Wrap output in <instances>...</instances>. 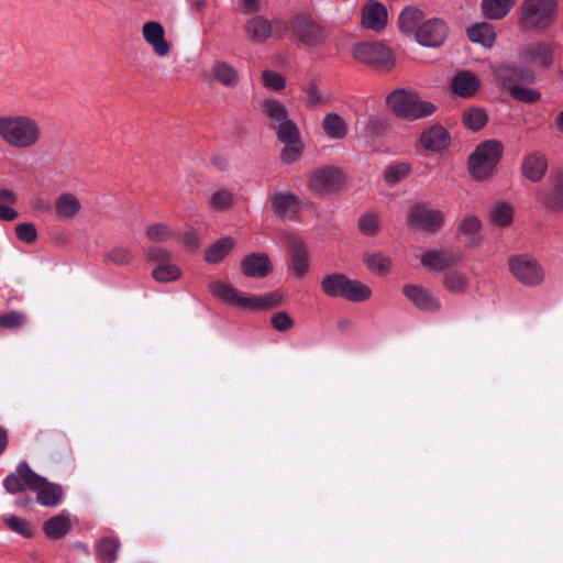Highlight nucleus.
Segmentation results:
<instances>
[{
	"label": "nucleus",
	"instance_id": "obj_1",
	"mask_svg": "<svg viewBox=\"0 0 563 563\" xmlns=\"http://www.w3.org/2000/svg\"><path fill=\"white\" fill-rule=\"evenodd\" d=\"M496 76L508 88L511 97L521 102L534 103L541 99V93L520 84H532L536 81V73L530 68H518L512 64H500L495 67Z\"/></svg>",
	"mask_w": 563,
	"mask_h": 563
},
{
	"label": "nucleus",
	"instance_id": "obj_2",
	"mask_svg": "<svg viewBox=\"0 0 563 563\" xmlns=\"http://www.w3.org/2000/svg\"><path fill=\"white\" fill-rule=\"evenodd\" d=\"M386 107L398 118L405 120H419L432 115L437 107L423 100L413 90L396 89L387 95Z\"/></svg>",
	"mask_w": 563,
	"mask_h": 563
},
{
	"label": "nucleus",
	"instance_id": "obj_3",
	"mask_svg": "<svg viewBox=\"0 0 563 563\" xmlns=\"http://www.w3.org/2000/svg\"><path fill=\"white\" fill-rule=\"evenodd\" d=\"M0 136L11 146L26 148L37 143L41 129L37 122L29 117H1Z\"/></svg>",
	"mask_w": 563,
	"mask_h": 563
},
{
	"label": "nucleus",
	"instance_id": "obj_4",
	"mask_svg": "<svg viewBox=\"0 0 563 563\" xmlns=\"http://www.w3.org/2000/svg\"><path fill=\"white\" fill-rule=\"evenodd\" d=\"M503 153V145L496 140H488L476 146L468 158V170L476 180L490 177Z\"/></svg>",
	"mask_w": 563,
	"mask_h": 563
},
{
	"label": "nucleus",
	"instance_id": "obj_5",
	"mask_svg": "<svg viewBox=\"0 0 563 563\" xmlns=\"http://www.w3.org/2000/svg\"><path fill=\"white\" fill-rule=\"evenodd\" d=\"M556 15V0H523L520 23L527 30H544Z\"/></svg>",
	"mask_w": 563,
	"mask_h": 563
},
{
	"label": "nucleus",
	"instance_id": "obj_6",
	"mask_svg": "<svg viewBox=\"0 0 563 563\" xmlns=\"http://www.w3.org/2000/svg\"><path fill=\"white\" fill-rule=\"evenodd\" d=\"M352 55L357 62L379 71H390L396 64L393 51L379 42L357 43L352 48Z\"/></svg>",
	"mask_w": 563,
	"mask_h": 563
},
{
	"label": "nucleus",
	"instance_id": "obj_7",
	"mask_svg": "<svg viewBox=\"0 0 563 563\" xmlns=\"http://www.w3.org/2000/svg\"><path fill=\"white\" fill-rule=\"evenodd\" d=\"M508 268L511 276L525 286L537 287L544 280L542 265L528 254L510 256L508 258Z\"/></svg>",
	"mask_w": 563,
	"mask_h": 563
},
{
	"label": "nucleus",
	"instance_id": "obj_8",
	"mask_svg": "<svg viewBox=\"0 0 563 563\" xmlns=\"http://www.w3.org/2000/svg\"><path fill=\"white\" fill-rule=\"evenodd\" d=\"M345 185L343 173L332 166L320 167L307 174V186L319 196L330 197Z\"/></svg>",
	"mask_w": 563,
	"mask_h": 563
},
{
	"label": "nucleus",
	"instance_id": "obj_9",
	"mask_svg": "<svg viewBox=\"0 0 563 563\" xmlns=\"http://www.w3.org/2000/svg\"><path fill=\"white\" fill-rule=\"evenodd\" d=\"M292 34L298 46L317 48L325 44L327 32L322 25L309 16H297L291 23Z\"/></svg>",
	"mask_w": 563,
	"mask_h": 563
},
{
	"label": "nucleus",
	"instance_id": "obj_10",
	"mask_svg": "<svg viewBox=\"0 0 563 563\" xmlns=\"http://www.w3.org/2000/svg\"><path fill=\"white\" fill-rule=\"evenodd\" d=\"M521 66L530 68L536 74L538 69H549L554 62L553 46L544 42H534L521 48L518 55Z\"/></svg>",
	"mask_w": 563,
	"mask_h": 563
},
{
	"label": "nucleus",
	"instance_id": "obj_11",
	"mask_svg": "<svg viewBox=\"0 0 563 563\" xmlns=\"http://www.w3.org/2000/svg\"><path fill=\"white\" fill-rule=\"evenodd\" d=\"M45 477L36 474L26 462H20L15 471L8 474L3 479V486L9 494H19L29 489H36Z\"/></svg>",
	"mask_w": 563,
	"mask_h": 563
},
{
	"label": "nucleus",
	"instance_id": "obj_12",
	"mask_svg": "<svg viewBox=\"0 0 563 563\" xmlns=\"http://www.w3.org/2000/svg\"><path fill=\"white\" fill-rule=\"evenodd\" d=\"M443 222V212L426 205L413 206L407 216V224L410 228L422 229L430 232L438 231Z\"/></svg>",
	"mask_w": 563,
	"mask_h": 563
},
{
	"label": "nucleus",
	"instance_id": "obj_13",
	"mask_svg": "<svg viewBox=\"0 0 563 563\" xmlns=\"http://www.w3.org/2000/svg\"><path fill=\"white\" fill-rule=\"evenodd\" d=\"M483 222L475 214L465 216L459 223L455 232L456 240L466 249H476L484 243L482 234Z\"/></svg>",
	"mask_w": 563,
	"mask_h": 563
},
{
	"label": "nucleus",
	"instance_id": "obj_14",
	"mask_svg": "<svg viewBox=\"0 0 563 563\" xmlns=\"http://www.w3.org/2000/svg\"><path fill=\"white\" fill-rule=\"evenodd\" d=\"M285 243L290 252L289 273L300 279L306 275L309 267L307 251L302 241L291 233L285 235Z\"/></svg>",
	"mask_w": 563,
	"mask_h": 563
},
{
	"label": "nucleus",
	"instance_id": "obj_15",
	"mask_svg": "<svg viewBox=\"0 0 563 563\" xmlns=\"http://www.w3.org/2000/svg\"><path fill=\"white\" fill-rule=\"evenodd\" d=\"M446 36V26L439 19H429L423 22L413 37L420 45L435 47L440 46Z\"/></svg>",
	"mask_w": 563,
	"mask_h": 563
},
{
	"label": "nucleus",
	"instance_id": "obj_16",
	"mask_svg": "<svg viewBox=\"0 0 563 563\" xmlns=\"http://www.w3.org/2000/svg\"><path fill=\"white\" fill-rule=\"evenodd\" d=\"M142 34L157 56L164 57L170 52V44L165 40V30L157 21H147L142 26Z\"/></svg>",
	"mask_w": 563,
	"mask_h": 563
},
{
	"label": "nucleus",
	"instance_id": "obj_17",
	"mask_svg": "<svg viewBox=\"0 0 563 563\" xmlns=\"http://www.w3.org/2000/svg\"><path fill=\"white\" fill-rule=\"evenodd\" d=\"M457 261L459 257L448 250H431L420 256L421 265L433 272H442L453 266Z\"/></svg>",
	"mask_w": 563,
	"mask_h": 563
},
{
	"label": "nucleus",
	"instance_id": "obj_18",
	"mask_svg": "<svg viewBox=\"0 0 563 563\" xmlns=\"http://www.w3.org/2000/svg\"><path fill=\"white\" fill-rule=\"evenodd\" d=\"M451 136L449 131L440 125L434 124L421 133L420 143L423 148L430 152H440L449 146Z\"/></svg>",
	"mask_w": 563,
	"mask_h": 563
},
{
	"label": "nucleus",
	"instance_id": "obj_19",
	"mask_svg": "<svg viewBox=\"0 0 563 563\" xmlns=\"http://www.w3.org/2000/svg\"><path fill=\"white\" fill-rule=\"evenodd\" d=\"M273 210L284 219H292L300 209V199L292 192H276L271 198Z\"/></svg>",
	"mask_w": 563,
	"mask_h": 563
},
{
	"label": "nucleus",
	"instance_id": "obj_20",
	"mask_svg": "<svg viewBox=\"0 0 563 563\" xmlns=\"http://www.w3.org/2000/svg\"><path fill=\"white\" fill-rule=\"evenodd\" d=\"M538 201L550 210H563V173H556L551 180L549 190L538 194Z\"/></svg>",
	"mask_w": 563,
	"mask_h": 563
},
{
	"label": "nucleus",
	"instance_id": "obj_21",
	"mask_svg": "<svg viewBox=\"0 0 563 563\" xmlns=\"http://www.w3.org/2000/svg\"><path fill=\"white\" fill-rule=\"evenodd\" d=\"M387 18L386 8L376 1L366 3L362 9V25L367 30H383L387 23Z\"/></svg>",
	"mask_w": 563,
	"mask_h": 563
},
{
	"label": "nucleus",
	"instance_id": "obj_22",
	"mask_svg": "<svg viewBox=\"0 0 563 563\" xmlns=\"http://www.w3.org/2000/svg\"><path fill=\"white\" fill-rule=\"evenodd\" d=\"M481 87L479 78L472 71H459L451 80L452 91L462 98L473 97Z\"/></svg>",
	"mask_w": 563,
	"mask_h": 563
},
{
	"label": "nucleus",
	"instance_id": "obj_23",
	"mask_svg": "<svg viewBox=\"0 0 563 563\" xmlns=\"http://www.w3.org/2000/svg\"><path fill=\"white\" fill-rule=\"evenodd\" d=\"M405 296L419 309L426 311H434L440 308L439 299L429 290L416 286L407 285L404 287Z\"/></svg>",
	"mask_w": 563,
	"mask_h": 563
},
{
	"label": "nucleus",
	"instance_id": "obj_24",
	"mask_svg": "<svg viewBox=\"0 0 563 563\" xmlns=\"http://www.w3.org/2000/svg\"><path fill=\"white\" fill-rule=\"evenodd\" d=\"M424 21L421 10L416 7H407L399 14L398 25L405 35L413 38Z\"/></svg>",
	"mask_w": 563,
	"mask_h": 563
},
{
	"label": "nucleus",
	"instance_id": "obj_25",
	"mask_svg": "<svg viewBox=\"0 0 563 563\" xmlns=\"http://www.w3.org/2000/svg\"><path fill=\"white\" fill-rule=\"evenodd\" d=\"M210 292L221 301L241 308H246V297L238 292L230 284L216 282L209 285Z\"/></svg>",
	"mask_w": 563,
	"mask_h": 563
},
{
	"label": "nucleus",
	"instance_id": "obj_26",
	"mask_svg": "<svg viewBox=\"0 0 563 563\" xmlns=\"http://www.w3.org/2000/svg\"><path fill=\"white\" fill-rule=\"evenodd\" d=\"M521 169L529 180L540 181L548 169L547 158L543 154L531 153L523 158Z\"/></svg>",
	"mask_w": 563,
	"mask_h": 563
},
{
	"label": "nucleus",
	"instance_id": "obj_27",
	"mask_svg": "<svg viewBox=\"0 0 563 563\" xmlns=\"http://www.w3.org/2000/svg\"><path fill=\"white\" fill-rule=\"evenodd\" d=\"M54 209L57 218L60 220H68L75 218L80 209V200L71 192L59 195L54 203Z\"/></svg>",
	"mask_w": 563,
	"mask_h": 563
},
{
	"label": "nucleus",
	"instance_id": "obj_28",
	"mask_svg": "<svg viewBox=\"0 0 563 563\" xmlns=\"http://www.w3.org/2000/svg\"><path fill=\"white\" fill-rule=\"evenodd\" d=\"M71 529V522L65 514L51 517L43 525V531L49 539L58 540L64 538Z\"/></svg>",
	"mask_w": 563,
	"mask_h": 563
},
{
	"label": "nucleus",
	"instance_id": "obj_29",
	"mask_svg": "<svg viewBox=\"0 0 563 563\" xmlns=\"http://www.w3.org/2000/svg\"><path fill=\"white\" fill-rule=\"evenodd\" d=\"M468 38L473 43L490 48L496 41V32L492 24L487 22L475 23L467 29Z\"/></svg>",
	"mask_w": 563,
	"mask_h": 563
},
{
	"label": "nucleus",
	"instance_id": "obj_30",
	"mask_svg": "<svg viewBox=\"0 0 563 563\" xmlns=\"http://www.w3.org/2000/svg\"><path fill=\"white\" fill-rule=\"evenodd\" d=\"M33 492H37V501L46 507L57 506L63 497V488L58 484L49 483L46 478L44 483H41L36 489H32Z\"/></svg>",
	"mask_w": 563,
	"mask_h": 563
},
{
	"label": "nucleus",
	"instance_id": "obj_31",
	"mask_svg": "<svg viewBox=\"0 0 563 563\" xmlns=\"http://www.w3.org/2000/svg\"><path fill=\"white\" fill-rule=\"evenodd\" d=\"M321 125L325 135L331 140H341L347 135V124L338 113L325 114Z\"/></svg>",
	"mask_w": 563,
	"mask_h": 563
},
{
	"label": "nucleus",
	"instance_id": "obj_32",
	"mask_svg": "<svg viewBox=\"0 0 563 563\" xmlns=\"http://www.w3.org/2000/svg\"><path fill=\"white\" fill-rule=\"evenodd\" d=\"M273 35L271 22L263 16H255L249 21V42L262 44Z\"/></svg>",
	"mask_w": 563,
	"mask_h": 563
},
{
	"label": "nucleus",
	"instance_id": "obj_33",
	"mask_svg": "<svg viewBox=\"0 0 563 563\" xmlns=\"http://www.w3.org/2000/svg\"><path fill=\"white\" fill-rule=\"evenodd\" d=\"M234 241L231 238H222L211 244L205 251V261L209 264L222 262L233 249Z\"/></svg>",
	"mask_w": 563,
	"mask_h": 563
},
{
	"label": "nucleus",
	"instance_id": "obj_34",
	"mask_svg": "<svg viewBox=\"0 0 563 563\" xmlns=\"http://www.w3.org/2000/svg\"><path fill=\"white\" fill-rule=\"evenodd\" d=\"M363 261L369 272L384 276L391 269V260L382 252L365 253Z\"/></svg>",
	"mask_w": 563,
	"mask_h": 563
},
{
	"label": "nucleus",
	"instance_id": "obj_35",
	"mask_svg": "<svg viewBox=\"0 0 563 563\" xmlns=\"http://www.w3.org/2000/svg\"><path fill=\"white\" fill-rule=\"evenodd\" d=\"M273 265L267 254H249V277L264 278L272 272Z\"/></svg>",
	"mask_w": 563,
	"mask_h": 563
},
{
	"label": "nucleus",
	"instance_id": "obj_36",
	"mask_svg": "<svg viewBox=\"0 0 563 563\" xmlns=\"http://www.w3.org/2000/svg\"><path fill=\"white\" fill-rule=\"evenodd\" d=\"M350 278L342 274H331L321 282L323 292L330 297L343 298Z\"/></svg>",
	"mask_w": 563,
	"mask_h": 563
},
{
	"label": "nucleus",
	"instance_id": "obj_37",
	"mask_svg": "<svg viewBox=\"0 0 563 563\" xmlns=\"http://www.w3.org/2000/svg\"><path fill=\"white\" fill-rule=\"evenodd\" d=\"M515 4V0H483L482 10L487 19L500 20L505 18Z\"/></svg>",
	"mask_w": 563,
	"mask_h": 563
},
{
	"label": "nucleus",
	"instance_id": "obj_38",
	"mask_svg": "<svg viewBox=\"0 0 563 563\" xmlns=\"http://www.w3.org/2000/svg\"><path fill=\"white\" fill-rule=\"evenodd\" d=\"M488 120L486 111L479 107H471L463 111L462 121L466 129L479 131Z\"/></svg>",
	"mask_w": 563,
	"mask_h": 563
},
{
	"label": "nucleus",
	"instance_id": "obj_39",
	"mask_svg": "<svg viewBox=\"0 0 563 563\" xmlns=\"http://www.w3.org/2000/svg\"><path fill=\"white\" fill-rule=\"evenodd\" d=\"M468 277L461 271H448L443 277V285L452 294H464L468 287Z\"/></svg>",
	"mask_w": 563,
	"mask_h": 563
},
{
	"label": "nucleus",
	"instance_id": "obj_40",
	"mask_svg": "<svg viewBox=\"0 0 563 563\" xmlns=\"http://www.w3.org/2000/svg\"><path fill=\"white\" fill-rule=\"evenodd\" d=\"M120 542L117 538L103 537L97 545L100 563H113L117 560Z\"/></svg>",
	"mask_w": 563,
	"mask_h": 563
},
{
	"label": "nucleus",
	"instance_id": "obj_41",
	"mask_svg": "<svg viewBox=\"0 0 563 563\" xmlns=\"http://www.w3.org/2000/svg\"><path fill=\"white\" fill-rule=\"evenodd\" d=\"M372 297V289L361 280L350 279L343 299L352 302L366 301Z\"/></svg>",
	"mask_w": 563,
	"mask_h": 563
},
{
	"label": "nucleus",
	"instance_id": "obj_42",
	"mask_svg": "<svg viewBox=\"0 0 563 563\" xmlns=\"http://www.w3.org/2000/svg\"><path fill=\"white\" fill-rule=\"evenodd\" d=\"M263 114L269 120L273 126L287 119V112L282 102L275 99L264 100L261 104Z\"/></svg>",
	"mask_w": 563,
	"mask_h": 563
},
{
	"label": "nucleus",
	"instance_id": "obj_43",
	"mask_svg": "<svg viewBox=\"0 0 563 563\" xmlns=\"http://www.w3.org/2000/svg\"><path fill=\"white\" fill-rule=\"evenodd\" d=\"M514 219V209L507 202H498L490 211V221L498 227H508Z\"/></svg>",
	"mask_w": 563,
	"mask_h": 563
},
{
	"label": "nucleus",
	"instance_id": "obj_44",
	"mask_svg": "<svg viewBox=\"0 0 563 563\" xmlns=\"http://www.w3.org/2000/svg\"><path fill=\"white\" fill-rule=\"evenodd\" d=\"M274 129L283 143L301 140L298 126L288 118L275 125Z\"/></svg>",
	"mask_w": 563,
	"mask_h": 563
},
{
	"label": "nucleus",
	"instance_id": "obj_45",
	"mask_svg": "<svg viewBox=\"0 0 563 563\" xmlns=\"http://www.w3.org/2000/svg\"><path fill=\"white\" fill-rule=\"evenodd\" d=\"M213 76L224 86H233L238 81V74L234 68L225 63L217 62L213 65Z\"/></svg>",
	"mask_w": 563,
	"mask_h": 563
},
{
	"label": "nucleus",
	"instance_id": "obj_46",
	"mask_svg": "<svg viewBox=\"0 0 563 563\" xmlns=\"http://www.w3.org/2000/svg\"><path fill=\"white\" fill-rule=\"evenodd\" d=\"M411 173V165L407 162H400L388 166L385 170V180L389 185H395L405 179Z\"/></svg>",
	"mask_w": 563,
	"mask_h": 563
},
{
	"label": "nucleus",
	"instance_id": "obj_47",
	"mask_svg": "<svg viewBox=\"0 0 563 563\" xmlns=\"http://www.w3.org/2000/svg\"><path fill=\"white\" fill-rule=\"evenodd\" d=\"M388 121L383 115H372L367 119L364 129L365 134L360 135V139H368L382 135L387 129Z\"/></svg>",
	"mask_w": 563,
	"mask_h": 563
},
{
	"label": "nucleus",
	"instance_id": "obj_48",
	"mask_svg": "<svg viewBox=\"0 0 563 563\" xmlns=\"http://www.w3.org/2000/svg\"><path fill=\"white\" fill-rule=\"evenodd\" d=\"M133 258V252L124 246H115L106 254V262L114 265H128Z\"/></svg>",
	"mask_w": 563,
	"mask_h": 563
},
{
	"label": "nucleus",
	"instance_id": "obj_49",
	"mask_svg": "<svg viewBox=\"0 0 563 563\" xmlns=\"http://www.w3.org/2000/svg\"><path fill=\"white\" fill-rule=\"evenodd\" d=\"M282 296L277 292L266 294L264 296H249V309H268L277 306Z\"/></svg>",
	"mask_w": 563,
	"mask_h": 563
},
{
	"label": "nucleus",
	"instance_id": "obj_50",
	"mask_svg": "<svg viewBox=\"0 0 563 563\" xmlns=\"http://www.w3.org/2000/svg\"><path fill=\"white\" fill-rule=\"evenodd\" d=\"M358 230L366 236H374L379 232L380 221L374 213H365L358 219Z\"/></svg>",
	"mask_w": 563,
	"mask_h": 563
},
{
	"label": "nucleus",
	"instance_id": "obj_51",
	"mask_svg": "<svg viewBox=\"0 0 563 563\" xmlns=\"http://www.w3.org/2000/svg\"><path fill=\"white\" fill-rule=\"evenodd\" d=\"M180 271L177 266L169 263L161 264L153 271V277L159 283H169L178 279Z\"/></svg>",
	"mask_w": 563,
	"mask_h": 563
},
{
	"label": "nucleus",
	"instance_id": "obj_52",
	"mask_svg": "<svg viewBox=\"0 0 563 563\" xmlns=\"http://www.w3.org/2000/svg\"><path fill=\"white\" fill-rule=\"evenodd\" d=\"M234 196L231 191L225 189L217 190L211 197H210V206L219 211L227 210L233 205Z\"/></svg>",
	"mask_w": 563,
	"mask_h": 563
},
{
	"label": "nucleus",
	"instance_id": "obj_53",
	"mask_svg": "<svg viewBox=\"0 0 563 563\" xmlns=\"http://www.w3.org/2000/svg\"><path fill=\"white\" fill-rule=\"evenodd\" d=\"M27 318L24 313L19 311H9L0 316V328L2 329H19L23 327Z\"/></svg>",
	"mask_w": 563,
	"mask_h": 563
},
{
	"label": "nucleus",
	"instance_id": "obj_54",
	"mask_svg": "<svg viewBox=\"0 0 563 563\" xmlns=\"http://www.w3.org/2000/svg\"><path fill=\"white\" fill-rule=\"evenodd\" d=\"M8 528L22 537H33V528L29 521L18 516H10L5 519Z\"/></svg>",
	"mask_w": 563,
	"mask_h": 563
},
{
	"label": "nucleus",
	"instance_id": "obj_55",
	"mask_svg": "<svg viewBox=\"0 0 563 563\" xmlns=\"http://www.w3.org/2000/svg\"><path fill=\"white\" fill-rule=\"evenodd\" d=\"M146 235L153 242H165L173 236V231L165 223H154L146 229Z\"/></svg>",
	"mask_w": 563,
	"mask_h": 563
},
{
	"label": "nucleus",
	"instance_id": "obj_56",
	"mask_svg": "<svg viewBox=\"0 0 563 563\" xmlns=\"http://www.w3.org/2000/svg\"><path fill=\"white\" fill-rule=\"evenodd\" d=\"M284 144H285V146L280 154L282 161L287 164H291V163L298 161L303 151V144H302L301 140L294 141V142H287Z\"/></svg>",
	"mask_w": 563,
	"mask_h": 563
},
{
	"label": "nucleus",
	"instance_id": "obj_57",
	"mask_svg": "<svg viewBox=\"0 0 563 563\" xmlns=\"http://www.w3.org/2000/svg\"><path fill=\"white\" fill-rule=\"evenodd\" d=\"M263 85L271 90H282L286 87L285 77L274 70H265L262 74Z\"/></svg>",
	"mask_w": 563,
	"mask_h": 563
},
{
	"label": "nucleus",
	"instance_id": "obj_58",
	"mask_svg": "<svg viewBox=\"0 0 563 563\" xmlns=\"http://www.w3.org/2000/svg\"><path fill=\"white\" fill-rule=\"evenodd\" d=\"M15 235L20 241L27 243V244H32L37 239V231L33 223L23 222V223L16 224Z\"/></svg>",
	"mask_w": 563,
	"mask_h": 563
},
{
	"label": "nucleus",
	"instance_id": "obj_59",
	"mask_svg": "<svg viewBox=\"0 0 563 563\" xmlns=\"http://www.w3.org/2000/svg\"><path fill=\"white\" fill-rule=\"evenodd\" d=\"M302 91L305 93L303 101L308 107H316L324 101L318 85L314 82H308Z\"/></svg>",
	"mask_w": 563,
	"mask_h": 563
},
{
	"label": "nucleus",
	"instance_id": "obj_60",
	"mask_svg": "<svg viewBox=\"0 0 563 563\" xmlns=\"http://www.w3.org/2000/svg\"><path fill=\"white\" fill-rule=\"evenodd\" d=\"M272 324L275 330L286 332L292 328L294 321L288 313L279 311L272 316Z\"/></svg>",
	"mask_w": 563,
	"mask_h": 563
},
{
	"label": "nucleus",
	"instance_id": "obj_61",
	"mask_svg": "<svg viewBox=\"0 0 563 563\" xmlns=\"http://www.w3.org/2000/svg\"><path fill=\"white\" fill-rule=\"evenodd\" d=\"M147 256L151 261L166 264L169 261L170 254L168 251L162 247H153L148 251Z\"/></svg>",
	"mask_w": 563,
	"mask_h": 563
},
{
	"label": "nucleus",
	"instance_id": "obj_62",
	"mask_svg": "<svg viewBox=\"0 0 563 563\" xmlns=\"http://www.w3.org/2000/svg\"><path fill=\"white\" fill-rule=\"evenodd\" d=\"M181 242L187 249L196 250L199 246V238L195 231H186L181 234Z\"/></svg>",
	"mask_w": 563,
	"mask_h": 563
},
{
	"label": "nucleus",
	"instance_id": "obj_63",
	"mask_svg": "<svg viewBox=\"0 0 563 563\" xmlns=\"http://www.w3.org/2000/svg\"><path fill=\"white\" fill-rule=\"evenodd\" d=\"M19 217L16 210L0 202V220L13 221Z\"/></svg>",
	"mask_w": 563,
	"mask_h": 563
},
{
	"label": "nucleus",
	"instance_id": "obj_64",
	"mask_svg": "<svg viewBox=\"0 0 563 563\" xmlns=\"http://www.w3.org/2000/svg\"><path fill=\"white\" fill-rule=\"evenodd\" d=\"M0 200L8 203H15L18 196L12 190L3 188L0 190Z\"/></svg>",
	"mask_w": 563,
	"mask_h": 563
}]
</instances>
